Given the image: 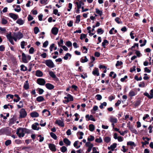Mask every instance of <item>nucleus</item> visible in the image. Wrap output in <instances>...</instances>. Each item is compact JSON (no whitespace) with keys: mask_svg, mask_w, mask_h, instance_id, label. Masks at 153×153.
Returning a JSON list of instances; mask_svg holds the SVG:
<instances>
[{"mask_svg":"<svg viewBox=\"0 0 153 153\" xmlns=\"http://www.w3.org/2000/svg\"><path fill=\"white\" fill-rule=\"evenodd\" d=\"M108 41L106 39H105L102 43V46H103L104 48H105V45L108 44Z\"/></svg>","mask_w":153,"mask_h":153,"instance_id":"33","label":"nucleus"},{"mask_svg":"<svg viewBox=\"0 0 153 153\" xmlns=\"http://www.w3.org/2000/svg\"><path fill=\"white\" fill-rule=\"evenodd\" d=\"M127 145H129L131 146H134V147H135L136 146V145L132 141L128 142L127 143Z\"/></svg>","mask_w":153,"mask_h":153,"instance_id":"40","label":"nucleus"},{"mask_svg":"<svg viewBox=\"0 0 153 153\" xmlns=\"http://www.w3.org/2000/svg\"><path fill=\"white\" fill-rule=\"evenodd\" d=\"M14 36L17 37V39H19L22 38L23 36V34L20 31L16 33H14Z\"/></svg>","mask_w":153,"mask_h":153,"instance_id":"7","label":"nucleus"},{"mask_svg":"<svg viewBox=\"0 0 153 153\" xmlns=\"http://www.w3.org/2000/svg\"><path fill=\"white\" fill-rule=\"evenodd\" d=\"M55 123L61 127H64V126L63 122L60 120H56L55 122Z\"/></svg>","mask_w":153,"mask_h":153,"instance_id":"16","label":"nucleus"},{"mask_svg":"<svg viewBox=\"0 0 153 153\" xmlns=\"http://www.w3.org/2000/svg\"><path fill=\"white\" fill-rule=\"evenodd\" d=\"M65 100L63 102L65 103H67L69 101H73V97L69 94H67V95L64 97Z\"/></svg>","mask_w":153,"mask_h":153,"instance_id":"2","label":"nucleus"},{"mask_svg":"<svg viewBox=\"0 0 153 153\" xmlns=\"http://www.w3.org/2000/svg\"><path fill=\"white\" fill-rule=\"evenodd\" d=\"M48 146L52 152H55L56 150V149L55 145L53 144L50 143L48 144Z\"/></svg>","mask_w":153,"mask_h":153,"instance_id":"11","label":"nucleus"},{"mask_svg":"<svg viewBox=\"0 0 153 153\" xmlns=\"http://www.w3.org/2000/svg\"><path fill=\"white\" fill-rule=\"evenodd\" d=\"M115 20L116 22L118 24H122V22L121 21L120 19L118 17H116L115 19Z\"/></svg>","mask_w":153,"mask_h":153,"instance_id":"37","label":"nucleus"},{"mask_svg":"<svg viewBox=\"0 0 153 153\" xmlns=\"http://www.w3.org/2000/svg\"><path fill=\"white\" fill-rule=\"evenodd\" d=\"M25 130H22L21 131V132L19 133L18 135H17L20 138L24 137L25 136V133H24V132H25Z\"/></svg>","mask_w":153,"mask_h":153,"instance_id":"30","label":"nucleus"},{"mask_svg":"<svg viewBox=\"0 0 153 153\" xmlns=\"http://www.w3.org/2000/svg\"><path fill=\"white\" fill-rule=\"evenodd\" d=\"M6 129L5 128H3L0 129V135L4 134L6 132Z\"/></svg>","mask_w":153,"mask_h":153,"instance_id":"36","label":"nucleus"},{"mask_svg":"<svg viewBox=\"0 0 153 153\" xmlns=\"http://www.w3.org/2000/svg\"><path fill=\"white\" fill-rule=\"evenodd\" d=\"M9 15L10 17L13 19L14 20H16L19 17L18 15L13 13H10L9 14Z\"/></svg>","mask_w":153,"mask_h":153,"instance_id":"10","label":"nucleus"},{"mask_svg":"<svg viewBox=\"0 0 153 153\" xmlns=\"http://www.w3.org/2000/svg\"><path fill=\"white\" fill-rule=\"evenodd\" d=\"M64 143L68 146H69L71 144V142L67 138H65L63 139Z\"/></svg>","mask_w":153,"mask_h":153,"instance_id":"27","label":"nucleus"},{"mask_svg":"<svg viewBox=\"0 0 153 153\" xmlns=\"http://www.w3.org/2000/svg\"><path fill=\"white\" fill-rule=\"evenodd\" d=\"M19 118H24L26 117L27 113L25 109L22 108L20 111Z\"/></svg>","mask_w":153,"mask_h":153,"instance_id":"4","label":"nucleus"},{"mask_svg":"<svg viewBox=\"0 0 153 153\" xmlns=\"http://www.w3.org/2000/svg\"><path fill=\"white\" fill-rule=\"evenodd\" d=\"M42 115L45 117H47L50 115V112L47 109H44L42 111Z\"/></svg>","mask_w":153,"mask_h":153,"instance_id":"12","label":"nucleus"},{"mask_svg":"<svg viewBox=\"0 0 153 153\" xmlns=\"http://www.w3.org/2000/svg\"><path fill=\"white\" fill-rule=\"evenodd\" d=\"M17 119V117L16 115H14L13 117L11 118L9 121L8 125L9 126H11L14 124Z\"/></svg>","mask_w":153,"mask_h":153,"instance_id":"5","label":"nucleus"},{"mask_svg":"<svg viewBox=\"0 0 153 153\" xmlns=\"http://www.w3.org/2000/svg\"><path fill=\"white\" fill-rule=\"evenodd\" d=\"M14 96L12 94H8L6 96V98L8 100H10V98L13 99V98Z\"/></svg>","mask_w":153,"mask_h":153,"instance_id":"42","label":"nucleus"},{"mask_svg":"<svg viewBox=\"0 0 153 153\" xmlns=\"http://www.w3.org/2000/svg\"><path fill=\"white\" fill-rule=\"evenodd\" d=\"M115 98V96L113 95H111L108 97V99L110 101H111L112 100H114Z\"/></svg>","mask_w":153,"mask_h":153,"instance_id":"52","label":"nucleus"},{"mask_svg":"<svg viewBox=\"0 0 153 153\" xmlns=\"http://www.w3.org/2000/svg\"><path fill=\"white\" fill-rule=\"evenodd\" d=\"M45 85L46 87L49 90L53 89L54 88V85L49 83L46 84Z\"/></svg>","mask_w":153,"mask_h":153,"instance_id":"17","label":"nucleus"},{"mask_svg":"<svg viewBox=\"0 0 153 153\" xmlns=\"http://www.w3.org/2000/svg\"><path fill=\"white\" fill-rule=\"evenodd\" d=\"M60 150L62 152H64L67 151V149L65 146H63L61 148Z\"/></svg>","mask_w":153,"mask_h":153,"instance_id":"51","label":"nucleus"},{"mask_svg":"<svg viewBox=\"0 0 153 153\" xmlns=\"http://www.w3.org/2000/svg\"><path fill=\"white\" fill-rule=\"evenodd\" d=\"M136 93L135 91L133 90H131L129 92L128 95L130 97H132L136 95Z\"/></svg>","mask_w":153,"mask_h":153,"instance_id":"24","label":"nucleus"},{"mask_svg":"<svg viewBox=\"0 0 153 153\" xmlns=\"http://www.w3.org/2000/svg\"><path fill=\"white\" fill-rule=\"evenodd\" d=\"M96 97V99L98 100H100L102 98V96L100 94H97Z\"/></svg>","mask_w":153,"mask_h":153,"instance_id":"59","label":"nucleus"},{"mask_svg":"<svg viewBox=\"0 0 153 153\" xmlns=\"http://www.w3.org/2000/svg\"><path fill=\"white\" fill-rule=\"evenodd\" d=\"M20 70L22 71H25L27 70L26 67L24 65H22L20 66Z\"/></svg>","mask_w":153,"mask_h":153,"instance_id":"28","label":"nucleus"},{"mask_svg":"<svg viewBox=\"0 0 153 153\" xmlns=\"http://www.w3.org/2000/svg\"><path fill=\"white\" fill-rule=\"evenodd\" d=\"M66 45L68 47H71L72 45V44L71 42L69 41L67 42Z\"/></svg>","mask_w":153,"mask_h":153,"instance_id":"63","label":"nucleus"},{"mask_svg":"<svg viewBox=\"0 0 153 153\" xmlns=\"http://www.w3.org/2000/svg\"><path fill=\"white\" fill-rule=\"evenodd\" d=\"M7 39L10 42V43L13 45H14V43L13 40V37L12 36L11 34V33L6 35Z\"/></svg>","mask_w":153,"mask_h":153,"instance_id":"8","label":"nucleus"},{"mask_svg":"<svg viewBox=\"0 0 153 153\" xmlns=\"http://www.w3.org/2000/svg\"><path fill=\"white\" fill-rule=\"evenodd\" d=\"M109 121L111 123H116L117 122V119L111 116L109 119Z\"/></svg>","mask_w":153,"mask_h":153,"instance_id":"15","label":"nucleus"},{"mask_svg":"<svg viewBox=\"0 0 153 153\" xmlns=\"http://www.w3.org/2000/svg\"><path fill=\"white\" fill-rule=\"evenodd\" d=\"M98 106L97 105H95L93 107V108L91 110V111L92 114H94L95 113V112L94 111H95L97 110H98Z\"/></svg>","mask_w":153,"mask_h":153,"instance_id":"29","label":"nucleus"},{"mask_svg":"<svg viewBox=\"0 0 153 153\" xmlns=\"http://www.w3.org/2000/svg\"><path fill=\"white\" fill-rule=\"evenodd\" d=\"M30 115L32 117H35L38 116V113L36 112H33L30 113Z\"/></svg>","mask_w":153,"mask_h":153,"instance_id":"25","label":"nucleus"},{"mask_svg":"<svg viewBox=\"0 0 153 153\" xmlns=\"http://www.w3.org/2000/svg\"><path fill=\"white\" fill-rule=\"evenodd\" d=\"M95 141L98 143H101L102 142V140L101 137H100L98 138H97L95 140Z\"/></svg>","mask_w":153,"mask_h":153,"instance_id":"58","label":"nucleus"},{"mask_svg":"<svg viewBox=\"0 0 153 153\" xmlns=\"http://www.w3.org/2000/svg\"><path fill=\"white\" fill-rule=\"evenodd\" d=\"M92 74L95 76H98L100 75L99 69L98 68H95L92 72Z\"/></svg>","mask_w":153,"mask_h":153,"instance_id":"9","label":"nucleus"},{"mask_svg":"<svg viewBox=\"0 0 153 153\" xmlns=\"http://www.w3.org/2000/svg\"><path fill=\"white\" fill-rule=\"evenodd\" d=\"M48 0H40V3L43 4H47Z\"/></svg>","mask_w":153,"mask_h":153,"instance_id":"61","label":"nucleus"},{"mask_svg":"<svg viewBox=\"0 0 153 153\" xmlns=\"http://www.w3.org/2000/svg\"><path fill=\"white\" fill-rule=\"evenodd\" d=\"M71 55L70 54L68 53H67L65 56H64V59L65 60H67L68 59V57L71 56Z\"/></svg>","mask_w":153,"mask_h":153,"instance_id":"56","label":"nucleus"},{"mask_svg":"<svg viewBox=\"0 0 153 153\" xmlns=\"http://www.w3.org/2000/svg\"><path fill=\"white\" fill-rule=\"evenodd\" d=\"M30 148V147L29 146H24L22 148V150H25L26 151H28V150Z\"/></svg>","mask_w":153,"mask_h":153,"instance_id":"49","label":"nucleus"},{"mask_svg":"<svg viewBox=\"0 0 153 153\" xmlns=\"http://www.w3.org/2000/svg\"><path fill=\"white\" fill-rule=\"evenodd\" d=\"M15 142L17 144H20L22 143V141L21 140L19 139L15 140Z\"/></svg>","mask_w":153,"mask_h":153,"instance_id":"55","label":"nucleus"},{"mask_svg":"<svg viewBox=\"0 0 153 153\" xmlns=\"http://www.w3.org/2000/svg\"><path fill=\"white\" fill-rule=\"evenodd\" d=\"M5 47L4 45H2L0 46V51L3 52L4 51Z\"/></svg>","mask_w":153,"mask_h":153,"instance_id":"60","label":"nucleus"},{"mask_svg":"<svg viewBox=\"0 0 153 153\" xmlns=\"http://www.w3.org/2000/svg\"><path fill=\"white\" fill-rule=\"evenodd\" d=\"M89 129L91 131H93L95 129L94 126L93 124H90L89 126Z\"/></svg>","mask_w":153,"mask_h":153,"instance_id":"31","label":"nucleus"},{"mask_svg":"<svg viewBox=\"0 0 153 153\" xmlns=\"http://www.w3.org/2000/svg\"><path fill=\"white\" fill-rule=\"evenodd\" d=\"M106 105L107 103L105 102H104L103 103H101L99 107L101 109H102L104 108V106H106Z\"/></svg>","mask_w":153,"mask_h":153,"instance_id":"46","label":"nucleus"},{"mask_svg":"<svg viewBox=\"0 0 153 153\" xmlns=\"http://www.w3.org/2000/svg\"><path fill=\"white\" fill-rule=\"evenodd\" d=\"M78 141H75V142L74 143V146L76 148V149H78L80 147V145L78 146L77 145L78 144V143H79Z\"/></svg>","mask_w":153,"mask_h":153,"instance_id":"34","label":"nucleus"},{"mask_svg":"<svg viewBox=\"0 0 153 153\" xmlns=\"http://www.w3.org/2000/svg\"><path fill=\"white\" fill-rule=\"evenodd\" d=\"M58 44L59 46H61L63 44V41L62 39H61L59 42H58Z\"/></svg>","mask_w":153,"mask_h":153,"instance_id":"50","label":"nucleus"},{"mask_svg":"<svg viewBox=\"0 0 153 153\" xmlns=\"http://www.w3.org/2000/svg\"><path fill=\"white\" fill-rule=\"evenodd\" d=\"M123 64V62L121 61H117L116 64L115 66L117 67Z\"/></svg>","mask_w":153,"mask_h":153,"instance_id":"43","label":"nucleus"},{"mask_svg":"<svg viewBox=\"0 0 153 153\" xmlns=\"http://www.w3.org/2000/svg\"><path fill=\"white\" fill-rule=\"evenodd\" d=\"M88 61V59L86 56H85L82 57L80 59V62L82 63H85Z\"/></svg>","mask_w":153,"mask_h":153,"instance_id":"26","label":"nucleus"},{"mask_svg":"<svg viewBox=\"0 0 153 153\" xmlns=\"http://www.w3.org/2000/svg\"><path fill=\"white\" fill-rule=\"evenodd\" d=\"M53 13L56 15H57L58 16H59L60 14L59 13H58V10L57 9H54L53 11Z\"/></svg>","mask_w":153,"mask_h":153,"instance_id":"57","label":"nucleus"},{"mask_svg":"<svg viewBox=\"0 0 153 153\" xmlns=\"http://www.w3.org/2000/svg\"><path fill=\"white\" fill-rule=\"evenodd\" d=\"M75 4L76 5L78 10H77V13H78V11H79V9L82 7L81 6L84 5V3L82 2V1H76L75 2Z\"/></svg>","mask_w":153,"mask_h":153,"instance_id":"6","label":"nucleus"},{"mask_svg":"<svg viewBox=\"0 0 153 153\" xmlns=\"http://www.w3.org/2000/svg\"><path fill=\"white\" fill-rule=\"evenodd\" d=\"M104 141L106 143H108L110 142L111 140L110 138L109 137H105L104 139Z\"/></svg>","mask_w":153,"mask_h":153,"instance_id":"54","label":"nucleus"},{"mask_svg":"<svg viewBox=\"0 0 153 153\" xmlns=\"http://www.w3.org/2000/svg\"><path fill=\"white\" fill-rule=\"evenodd\" d=\"M23 88L25 90H27L29 88V85L27 80L24 83Z\"/></svg>","mask_w":153,"mask_h":153,"instance_id":"20","label":"nucleus"},{"mask_svg":"<svg viewBox=\"0 0 153 153\" xmlns=\"http://www.w3.org/2000/svg\"><path fill=\"white\" fill-rule=\"evenodd\" d=\"M46 82L45 79L42 78H39V85H45Z\"/></svg>","mask_w":153,"mask_h":153,"instance_id":"18","label":"nucleus"},{"mask_svg":"<svg viewBox=\"0 0 153 153\" xmlns=\"http://www.w3.org/2000/svg\"><path fill=\"white\" fill-rule=\"evenodd\" d=\"M94 139V137L90 135L88 138V140L89 141H93Z\"/></svg>","mask_w":153,"mask_h":153,"instance_id":"47","label":"nucleus"},{"mask_svg":"<svg viewBox=\"0 0 153 153\" xmlns=\"http://www.w3.org/2000/svg\"><path fill=\"white\" fill-rule=\"evenodd\" d=\"M22 62L24 63H27L28 61L30 60L31 58L30 56L29 55L26 56L25 54L24 53H22Z\"/></svg>","mask_w":153,"mask_h":153,"instance_id":"1","label":"nucleus"},{"mask_svg":"<svg viewBox=\"0 0 153 153\" xmlns=\"http://www.w3.org/2000/svg\"><path fill=\"white\" fill-rule=\"evenodd\" d=\"M16 7L18 8V9L15 8L14 9V10L15 11L17 12H19L21 10V9L20 7V6L19 5H17L16 6Z\"/></svg>","mask_w":153,"mask_h":153,"instance_id":"53","label":"nucleus"},{"mask_svg":"<svg viewBox=\"0 0 153 153\" xmlns=\"http://www.w3.org/2000/svg\"><path fill=\"white\" fill-rule=\"evenodd\" d=\"M16 23L20 25H23L24 23V21L21 19H19L16 21Z\"/></svg>","mask_w":153,"mask_h":153,"instance_id":"23","label":"nucleus"},{"mask_svg":"<svg viewBox=\"0 0 153 153\" xmlns=\"http://www.w3.org/2000/svg\"><path fill=\"white\" fill-rule=\"evenodd\" d=\"M37 126H38V123H35L32 125V128L34 130H38V128H37Z\"/></svg>","mask_w":153,"mask_h":153,"instance_id":"21","label":"nucleus"},{"mask_svg":"<svg viewBox=\"0 0 153 153\" xmlns=\"http://www.w3.org/2000/svg\"><path fill=\"white\" fill-rule=\"evenodd\" d=\"M58 31L59 30L58 28L56 27H54L52 28L51 32L53 34L56 35L57 34Z\"/></svg>","mask_w":153,"mask_h":153,"instance_id":"13","label":"nucleus"},{"mask_svg":"<svg viewBox=\"0 0 153 153\" xmlns=\"http://www.w3.org/2000/svg\"><path fill=\"white\" fill-rule=\"evenodd\" d=\"M43 63H45L48 67L50 68H53L54 67V64L52 61L50 59L46 60Z\"/></svg>","mask_w":153,"mask_h":153,"instance_id":"3","label":"nucleus"},{"mask_svg":"<svg viewBox=\"0 0 153 153\" xmlns=\"http://www.w3.org/2000/svg\"><path fill=\"white\" fill-rule=\"evenodd\" d=\"M50 134L51 137L54 140H56L57 138V137L56 135L53 132H51L50 133Z\"/></svg>","mask_w":153,"mask_h":153,"instance_id":"38","label":"nucleus"},{"mask_svg":"<svg viewBox=\"0 0 153 153\" xmlns=\"http://www.w3.org/2000/svg\"><path fill=\"white\" fill-rule=\"evenodd\" d=\"M25 130V132H28L27 131H28V130L26 128H19L17 129L16 132V134L17 135H18V134H19L20 133L19 132H20V131H22V130Z\"/></svg>","mask_w":153,"mask_h":153,"instance_id":"19","label":"nucleus"},{"mask_svg":"<svg viewBox=\"0 0 153 153\" xmlns=\"http://www.w3.org/2000/svg\"><path fill=\"white\" fill-rule=\"evenodd\" d=\"M11 143V141L10 140H8L5 142V145L6 146H7Z\"/></svg>","mask_w":153,"mask_h":153,"instance_id":"35","label":"nucleus"},{"mask_svg":"<svg viewBox=\"0 0 153 153\" xmlns=\"http://www.w3.org/2000/svg\"><path fill=\"white\" fill-rule=\"evenodd\" d=\"M85 144L87 146L90 148H92L93 146V144L90 142H87Z\"/></svg>","mask_w":153,"mask_h":153,"instance_id":"41","label":"nucleus"},{"mask_svg":"<svg viewBox=\"0 0 153 153\" xmlns=\"http://www.w3.org/2000/svg\"><path fill=\"white\" fill-rule=\"evenodd\" d=\"M4 17H5L3 16V18H1V23L3 25H5L8 22L7 20L5 18L9 19V18H8L5 17V18Z\"/></svg>","mask_w":153,"mask_h":153,"instance_id":"14","label":"nucleus"},{"mask_svg":"<svg viewBox=\"0 0 153 153\" xmlns=\"http://www.w3.org/2000/svg\"><path fill=\"white\" fill-rule=\"evenodd\" d=\"M80 15H78L76 17V23H78L80 21Z\"/></svg>","mask_w":153,"mask_h":153,"instance_id":"44","label":"nucleus"},{"mask_svg":"<svg viewBox=\"0 0 153 153\" xmlns=\"http://www.w3.org/2000/svg\"><path fill=\"white\" fill-rule=\"evenodd\" d=\"M96 12L98 14L100 15V16H101L102 15V11L99 10L97 8H96Z\"/></svg>","mask_w":153,"mask_h":153,"instance_id":"39","label":"nucleus"},{"mask_svg":"<svg viewBox=\"0 0 153 153\" xmlns=\"http://www.w3.org/2000/svg\"><path fill=\"white\" fill-rule=\"evenodd\" d=\"M104 31L101 28H99L97 31V33L98 34H102L103 33Z\"/></svg>","mask_w":153,"mask_h":153,"instance_id":"62","label":"nucleus"},{"mask_svg":"<svg viewBox=\"0 0 153 153\" xmlns=\"http://www.w3.org/2000/svg\"><path fill=\"white\" fill-rule=\"evenodd\" d=\"M49 74L50 76L53 79L56 76L55 74L52 71H49Z\"/></svg>","mask_w":153,"mask_h":153,"instance_id":"32","label":"nucleus"},{"mask_svg":"<svg viewBox=\"0 0 153 153\" xmlns=\"http://www.w3.org/2000/svg\"><path fill=\"white\" fill-rule=\"evenodd\" d=\"M113 75H114V76H113V78H115L117 76V75L115 73H114L113 71H111L110 72L109 76H112Z\"/></svg>","mask_w":153,"mask_h":153,"instance_id":"45","label":"nucleus"},{"mask_svg":"<svg viewBox=\"0 0 153 153\" xmlns=\"http://www.w3.org/2000/svg\"><path fill=\"white\" fill-rule=\"evenodd\" d=\"M117 145L116 143H114L112 145H111L110 146L108 147V149L109 150L111 149L112 151H114V149L116 148Z\"/></svg>","mask_w":153,"mask_h":153,"instance_id":"22","label":"nucleus"},{"mask_svg":"<svg viewBox=\"0 0 153 153\" xmlns=\"http://www.w3.org/2000/svg\"><path fill=\"white\" fill-rule=\"evenodd\" d=\"M150 99H152L153 98V89H152L150 91V93L149 94Z\"/></svg>","mask_w":153,"mask_h":153,"instance_id":"64","label":"nucleus"},{"mask_svg":"<svg viewBox=\"0 0 153 153\" xmlns=\"http://www.w3.org/2000/svg\"><path fill=\"white\" fill-rule=\"evenodd\" d=\"M46 124V123L45 121L41 120L40 121V123L39 124V125L42 127L44 126H45Z\"/></svg>","mask_w":153,"mask_h":153,"instance_id":"48","label":"nucleus"}]
</instances>
